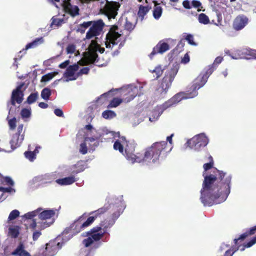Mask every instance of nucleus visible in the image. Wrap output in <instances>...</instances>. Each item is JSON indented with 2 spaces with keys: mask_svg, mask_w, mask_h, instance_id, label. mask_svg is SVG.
<instances>
[{
  "mask_svg": "<svg viewBox=\"0 0 256 256\" xmlns=\"http://www.w3.org/2000/svg\"><path fill=\"white\" fill-rule=\"evenodd\" d=\"M232 176L214 168L212 174L204 176L200 199L204 206H212L226 200L230 192Z\"/></svg>",
  "mask_w": 256,
  "mask_h": 256,
  "instance_id": "f257e3e1",
  "label": "nucleus"
},
{
  "mask_svg": "<svg viewBox=\"0 0 256 256\" xmlns=\"http://www.w3.org/2000/svg\"><path fill=\"white\" fill-rule=\"evenodd\" d=\"M126 144V157L132 163L134 162H156L160 158V156L164 154L167 143L166 142H158L152 144L150 146L146 148L144 153L134 154L136 144L133 142L127 141L124 136L120 138Z\"/></svg>",
  "mask_w": 256,
  "mask_h": 256,
  "instance_id": "f03ea898",
  "label": "nucleus"
},
{
  "mask_svg": "<svg viewBox=\"0 0 256 256\" xmlns=\"http://www.w3.org/2000/svg\"><path fill=\"white\" fill-rule=\"evenodd\" d=\"M178 68L179 66L178 64L173 65L170 69L166 70L164 76L158 84L155 90L154 94L157 99H162L165 98L178 72Z\"/></svg>",
  "mask_w": 256,
  "mask_h": 256,
  "instance_id": "7ed1b4c3",
  "label": "nucleus"
},
{
  "mask_svg": "<svg viewBox=\"0 0 256 256\" xmlns=\"http://www.w3.org/2000/svg\"><path fill=\"white\" fill-rule=\"evenodd\" d=\"M104 26V23L101 19L97 20L84 22L78 25V32L84 33L86 30L90 27L86 36V38L90 40L100 34Z\"/></svg>",
  "mask_w": 256,
  "mask_h": 256,
  "instance_id": "20e7f679",
  "label": "nucleus"
},
{
  "mask_svg": "<svg viewBox=\"0 0 256 256\" xmlns=\"http://www.w3.org/2000/svg\"><path fill=\"white\" fill-rule=\"evenodd\" d=\"M102 230L100 224L93 227L89 231L86 232V236L87 238L83 240L82 244L86 248H88L94 244V248H99L101 244L99 242L104 236V232H100Z\"/></svg>",
  "mask_w": 256,
  "mask_h": 256,
  "instance_id": "39448f33",
  "label": "nucleus"
},
{
  "mask_svg": "<svg viewBox=\"0 0 256 256\" xmlns=\"http://www.w3.org/2000/svg\"><path fill=\"white\" fill-rule=\"evenodd\" d=\"M216 69L214 64L210 65L204 74H200L194 80L192 86V92L188 94L186 98H192L197 96V90L204 86L209 76Z\"/></svg>",
  "mask_w": 256,
  "mask_h": 256,
  "instance_id": "423d86ee",
  "label": "nucleus"
},
{
  "mask_svg": "<svg viewBox=\"0 0 256 256\" xmlns=\"http://www.w3.org/2000/svg\"><path fill=\"white\" fill-rule=\"evenodd\" d=\"M208 137L204 134H201L188 140L186 142V144L190 148L199 151L205 147L208 144Z\"/></svg>",
  "mask_w": 256,
  "mask_h": 256,
  "instance_id": "0eeeda50",
  "label": "nucleus"
},
{
  "mask_svg": "<svg viewBox=\"0 0 256 256\" xmlns=\"http://www.w3.org/2000/svg\"><path fill=\"white\" fill-rule=\"evenodd\" d=\"M118 29V26L116 25L112 26L110 28L106 35L105 44L106 48L112 49L114 46L118 44L120 42L118 38L121 36V34L117 32Z\"/></svg>",
  "mask_w": 256,
  "mask_h": 256,
  "instance_id": "6e6552de",
  "label": "nucleus"
},
{
  "mask_svg": "<svg viewBox=\"0 0 256 256\" xmlns=\"http://www.w3.org/2000/svg\"><path fill=\"white\" fill-rule=\"evenodd\" d=\"M120 6V4L118 2H108L100 11L102 14L106 16L109 20L112 18L114 19L118 14V10Z\"/></svg>",
  "mask_w": 256,
  "mask_h": 256,
  "instance_id": "1a4fd4ad",
  "label": "nucleus"
},
{
  "mask_svg": "<svg viewBox=\"0 0 256 256\" xmlns=\"http://www.w3.org/2000/svg\"><path fill=\"white\" fill-rule=\"evenodd\" d=\"M85 216V214H82L80 216L78 220H75L74 222L70 225L69 228H66L64 231V233L68 234V232H71L73 234H78L81 232L84 228V227L82 226L83 224L82 220L84 218Z\"/></svg>",
  "mask_w": 256,
  "mask_h": 256,
  "instance_id": "9d476101",
  "label": "nucleus"
},
{
  "mask_svg": "<svg viewBox=\"0 0 256 256\" xmlns=\"http://www.w3.org/2000/svg\"><path fill=\"white\" fill-rule=\"evenodd\" d=\"M24 86V83H22L16 88L13 90L11 96L10 100L9 102L12 105L15 106L16 102L20 104L23 100L24 94L21 89Z\"/></svg>",
  "mask_w": 256,
  "mask_h": 256,
  "instance_id": "9b49d317",
  "label": "nucleus"
},
{
  "mask_svg": "<svg viewBox=\"0 0 256 256\" xmlns=\"http://www.w3.org/2000/svg\"><path fill=\"white\" fill-rule=\"evenodd\" d=\"M56 210H54L52 209L44 210L40 212H39L38 215V218L42 220L51 219L55 216ZM54 218H52V220L50 222H44V223L43 228L49 226L51 224L54 223Z\"/></svg>",
  "mask_w": 256,
  "mask_h": 256,
  "instance_id": "f8f14e48",
  "label": "nucleus"
},
{
  "mask_svg": "<svg viewBox=\"0 0 256 256\" xmlns=\"http://www.w3.org/2000/svg\"><path fill=\"white\" fill-rule=\"evenodd\" d=\"M98 47L99 44L97 43L96 41L94 40H92L90 45V52L88 57L90 62L91 64L98 61V55L96 52Z\"/></svg>",
  "mask_w": 256,
  "mask_h": 256,
  "instance_id": "ddd939ff",
  "label": "nucleus"
},
{
  "mask_svg": "<svg viewBox=\"0 0 256 256\" xmlns=\"http://www.w3.org/2000/svg\"><path fill=\"white\" fill-rule=\"evenodd\" d=\"M70 1V0H64L63 2L62 6L64 12L72 17L79 15L78 7L76 6H72Z\"/></svg>",
  "mask_w": 256,
  "mask_h": 256,
  "instance_id": "4468645a",
  "label": "nucleus"
},
{
  "mask_svg": "<svg viewBox=\"0 0 256 256\" xmlns=\"http://www.w3.org/2000/svg\"><path fill=\"white\" fill-rule=\"evenodd\" d=\"M138 89L136 87L128 88L124 90L122 93L123 101L128 102L132 100L138 94Z\"/></svg>",
  "mask_w": 256,
  "mask_h": 256,
  "instance_id": "2eb2a0df",
  "label": "nucleus"
},
{
  "mask_svg": "<svg viewBox=\"0 0 256 256\" xmlns=\"http://www.w3.org/2000/svg\"><path fill=\"white\" fill-rule=\"evenodd\" d=\"M170 49L169 45L164 42L160 41L153 48L152 52L150 54V57L152 58L154 56L158 54H163Z\"/></svg>",
  "mask_w": 256,
  "mask_h": 256,
  "instance_id": "dca6fc26",
  "label": "nucleus"
},
{
  "mask_svg": "<svg viewBox=\"0 0 256 256\" xmlns=\"http://www.w3.org/2000/svg\"><path fill=\"white\" fill-rule=\"evenodd\" d=\"M24 132H23V134L20 136L15 134H13L12 138L10 142V144L11 150H3L6 152H10L16 148L19 147L24 140Z\"/></svg>",
  "mask_w": 256,
  "mask_h": 256,
  "instance_id": "f3484780",
  "label": "nucleus"
},
{
  "mask_svg": "<svg viewBox=\"0 0 256 256\" xmlns=\"http://www.w3.org/2000/svg\"><path fill=\"white\" fill-rule=\"evenodd\" d=\"M248 20L246 16H239L235 18L233 28L236 30H241L248 24Z\"/></svg>",
  "mask_w": 256,
  "mask_h": 256,
  "instance_id": "a211bd4d",
  "label": "nucleus"
},
{
  "mask_svg": "<svg viewBox=\"0 0 256 256\" xmlns=\"http://www.w3.org/2000/svg\"><path fill=\"white\" fill-rule=\"evenodd\" d=\"M79 66L78 64H75L72 65L68 66L66 69V72L64 74V76L67 78L66 81L74 80H71L76 76V72L78 70Z\"/></svg>",
  "mask_w": 256,
  "mask_h": 256,
  "instance_id": "6ab92c4d",
  "label": "nucleus"
},
{
  "mask_svg": "<svg viewBox=\"0 0 256 256\" xmlns=\"http://www.w3.org/2000/svg\"><path fill=\"white\" fill-rule=\"evenodd\" d=\"M254 228V226L250 228L248 230H246V232L240 234L238 238H235L234 240V243L236 245H240L242 246V242L248 237L254 235L256 234V230L253 231V232H251L252 230Z\"/></svg>",
  "mask_w": 256,
  "mask_h": 256,
  "instance_id": "aec40b11",
  "label": "nucleus"
},
{
  "mask_svg": "<svg viewBox=\"0 0 256 256\" xmlns=\"http://www.w3.org/2000/svg\"><path fill=\"white\" fill-rule=\"evenodd\" d=\"M110 210L112 212L111 220H114V222L123 212L122 206L111 204Z\"/></svg>",
  "mask_w": 256,
  "mask_h": 256,
  "instance_id": "412c9836",
  "label": "nucleus"
},
{
  "mask_svg": "<svg viewBox=\"0 0 256 256\" xmlns=\"http://www.w3.org/2000/svg\"><path fill=\"white\" fill-rule=\"evenodd\" d=\"M110 209V204H106L102 207L96 210L91 212L90 215H94L97 218L100 217L102 214L108 212Z\"/></svg>",
  "mask_w": 256,
  "mask_h": 256,
  "instance_id": "4be33fe9",
  "label": "nucleus"
},
{
  "mask_svg": "<svg viewBox=\"0 0 256 256\" xmlns=\"http://www.w3.org/2000/svg\"><path fill=\"white\" fill-rule=\"evenodd\" d=\"M12 254L18 256H31L30 254L24 250V246L21 242L16 249L12 252Z\"/></svg>",
  "mask_w": 256,
  "mask_h": 256,
  "instance_id": "5701e85b",
  "label": "nucleus"
},
{
  "mask_svg": "<svg viewBox=\"0 0 256 256\" xmlns=\"http://www.w3.org/2000/svg\"><path fill=\"white\" fill-rule=\"evenodd\" d=\"M76 182L74 176H70L62 178L57 179L56 182L61 186L70 185Z\"/></svg>",
  "mask_w": 256,
  "mask_h": 256,
  "instance_id": "b1692460",
  "label": "nucleus"
},
{
  "mask_svg": "<svg viewBox=\"0 0 256 256\" xmlns=\"http://www.w3.org/2000/svg\"><path fill=\"white\" fill-rule=\"evenodd\" d=\"M152 2L154 4L153 10V16L154 18L158 20L162 16V8L159 6V4H158L157 1L153 0Z\"/></svg>",
  "mask_w": 256,
  "mask_h": 256,
  "instance_id": "393cba45",
  "label": "nucleus"
},
{
  "mask_svg": "<svg viewBox=\"0 0 256 256\" xmlns=\"http://www.w3.org/2000/svg\"><path fill=\"white\" fill-rule=\"evenodd\" d=\"M151 8V6H144L142 5H140L138 14L142 20L144 18V16L150 11Z\"/></svg>",
  "mask_w": 256,
  "mask_h": 256,
  "instance_id": "a878e982",
  "label": "nucleus"
},
{
  "mask_svg": "<svg viewBox=\"0 0 256 256\" xmlns=\"http://www.w3.org/2000/svg\"><path fill=\"white\" fill-rule=\"evenodd\" d=\"M83 214L86 215L84 218L82 220V222L83 224L82 226L84 227V228H86L90 226L96 219L94 215L88 218V214L86 213H84Z\"/></svg>",
  "mask_w": 256,
  "mask_h": 256,
  "instance_id": "bb28decb",
  "label": "nucleus"
},
{
  "mask_svg": "<svg viewBox=\"0 0 256 256\" xmlns=\"http://www.w3.org/2000/svg\"><path fill=\"white\" fill-rule=\"evenodd\" d=\"M20 228L18 226H14L8 228V234L12 238H16L20 234Z\"/></svg>",
  "mask_w": 256,
  "mask_h": 256,
  "instance_id": "cd10ccee",
  "label": "nucleus"
},
{
  "mask_svg": "<svg viewBox=\"0 0 256 256\" xmlns=\"http://www.w3.org/2000/svg\"><path fill=\"white\" fill-rule=\"evenodd\" d=\"M44 38L42 37L36 38L32 42L28 44L25 48V50H27L29 48H34L38 46L39 44L43 43Z\"/></svg>",
  "mask_w": 256,
  "mask_h": 256,
  "instance_id": "c85d7f7f",
  "label": "nucleus"
},
{
  "mask_svg": "<svg viewBox=\"0 0 256 256\" xmlns=\"http://www.w3.org/2000/svg\"><path fill=\"white\" fill-rule=\"evenodd\" d=\"M114 224V220H104L100 222L103 232H106L107 229L111 228Z\"/></svg>",
  "mask_w": 256,
  "mask_h": 256,
  "instance_id": "c756f323",
  "label": "nucleus"
},
{
  "mask_svg": "<svg viewBox=\"0 0 256 256\" xmlns=\"http://www.w3.org/2000/svg\"><path fill=\"white\" fill-rule=\"evenodd\" d=\"M51 94V90L48 88H45L42 90L41 92V97L44 100H49Z\"/></svg>",
  "mask_w": 256,
  "mask_h": 256,
  "instance_id": "7c9ffc66",
  "label": "nucleus"
},
{
  "mask_svg": "<svg viewBox=\"0 0 256 256\" xmlns=\"http://www.w3.org/2000/svg\"><path fill=\"white\" fill-rule=\"evenodd\" d=\"M42 210L41 208H38L37 210L32 212H28L24 215V217L26 219H32L34 217L37 216L39 212Z\"/></svg>",
  "mask_w": 256,
  "mask_h": 256,
  "instance_id": "2f4dec72",
  "label": "nucleus"
},
{
  "mask_svg": "<svg viewBox=\"0 0 256 256\" xmlns=\"http://www.w3.org/2000/svg\"><path fill=\"white\" fill-rule=\"evenodd\" d=\"M198 20L199 22L204 24H207L210 23L208 17L204 13H202L198 15Z\"/></svg>",
  "mask_w": 256,
  "mask_h": 256,
  "instance_id": "473e14b6",
  "label": "nucleus"
},
{
  "mask_svg": "<svg viewBox=\"0 0 256 256\" xmlns=\"http://www.w3.org/2000/svg\"><path fill=\"white\" fill-rule=\"evenodd\" d=\"M123 101V98H114L108 106V108H116L119 106Z\"/></svg>",
  "mask_w": 256,
  "mask_h": 256,
  "instance_id": "72a5a7b5",
  "label": "nucleus"
},
{
  "mask_svg": "<svg viewBox=\"0 0 256 256\" xmlns=\"http://www.w3.org/2000/svg\"><path fill=\"white\" fill-rule=\"evenodd\" d=\"M102 116L105 119H110L115 117L116 114L114 111L106 110L102 113Z\"/></svg>",
  "mask_w": 256,
  "mask_h": 256,
  "instance_id": "f704fd0d",
  "label": "nucleus"
},
{
  "mask_svg": "<svg viewBox=\"0 0 256 256\" xmlns=\"http://www.w3.org/2000/svg\"><path fill=\"white\" fill-rule=\"evenodd\" d=\"M51 26H61L62 24L64 23V20L63 18H58L53 16L52 19Z\"/></svg>",
  "mask_w": 256,
  "mask_h": 256,
  "instance_id": "c9c22d12",
  "label": "nucleus"
},
{
  "mask_svg": "<svg viewBox=\"0 0 256 256\" xmlns=\"http://www.w3.org/2000/svg\"><path fill=\"white\" fill-rule=\"evenodd\" d=\"M36 150L34 152L26 151L24 153L25 157L30 161H33L36 158Z\"/></svg>",
  "mask_w": 256,
  "mask_h": 256,
  "instance_id": "e433bc0d",
  "label": "nucleus"
},
{
  "mask_svg": "<svg viewBox=\"0 0 256 256\" xmlns=\"http://www.w3.org/2000/svg\"><path fill=\"white\" fill-rule=\"evenodd\" d=\"M57 72H50L43 76L41 79V82H47L51 80Z\"/></svg>",
  "mask_w": 256,
  "mask_h": 256,
  "instance_id": "4c0bfd02",
  "label": "nucleus"
},
{
  "mask_svg": "<svg viewBox=\"0 0 256 256\" xmlns=\"http://www.w3.org/2000/svg\"><path fill=\"white\" fill-rule=\"evenodd\" d=\"M38 98V92L32 93L27 98L26 102L28 104L34 102Z\"/></svg>",
  "mask_w": 256,
  "mask_h": 256,
  "instance_id": "58836bf2",
  "label": "nucleus"
},
{
  "mask_svg": "<svg viewBox=\"0 0 256 256\" xmlns=\"http://www.w3.org/2000/svg\"><path fill=\"white\" fill-rule=\"evenodd\" d=\"M151 72L155 73L156 74V78H160L162 74L164 69L162 68L161 66H158L152 70H150Z\"/></svg>",
  "mask_w": 256,
  "mask_h": 256,
  "instance_id": "ea45409f",
  "label": "nucleus"
},
{
  "mask_svg": "<svg viewBox=\"0 0 256 256\" xmlns=\"http://www.w3.org/2000/svg\"><path fill=\"white\" fill-rule=\"evenodd\" d=\"M90 72V68L88 67L82 68L76 74L75 78H73L72 80H76L78 77L82 74H87Z\"/></svg>",
  "mask_w": 256,
  "mask_h": 256,
  "instance_id": "a19ab883",
  "label": "nucleus"
},
{
  "mask_svg": "<svg viewBox=\"0 0 256 256\" xmlns=\"http://www.w3.org/2000/svg\"><path fill=\"white\" fill-rule=\"evenodd\" d=\"M248 242L246 243H245L242 246V248H241V246L240 245H236L235 244L233 246H231V248L229 249L230 250V251L232 252H234V254L236 252L237 250H240L241 251H243L245 250L246 248H248L247 247H245V245L247 244Z\"/></svg>",
  "mask_w": 256,
  "mask_h": 256,
  "instance_id": "79ce46f5",
  "label": "nucleus"
},
{
  "mask_svg": "<svg viewBox=\"0 0 256 256\" xmlns=\"http://www.w3.org/2000/svg\"><path fill=\"white\" fill-rule=\"evenodd\" d=\"M20 115L22 118H28L31 116V110L30 109L24 108L20 112Z\"/></svg>",
  "mask_w": 256,
  "mask_h": 256,
  "instance_id": "37998d69",
  "label": "nucleus"
},
{
  "mask_svg": "<svg viewBox=\"0 0 256 256\" xmlns=\"http://www.w3.org/2000/svg\"><path fill=\"white\" fill-rule=\"evenodd\" d=\"M114 148L115 150H118L121 153H123L124 152V146L118 140H116L114 143Z\"/></svg>",
  "mask_w": 256,
  "mask_h": 256,
  "instance_id": "c03bdc74",
  "label": "nucleus"
},
{
  "mask_svg": "<svg viewBox=\"0 0 256 256\" xmlns=\"http://www.w3.org/2000/svg\"><path fill=\"white\" fill-rule=\"evenodd\" d=\"M20 215V212L18 210H12L8 216V219L9 220H12L16 219Z\"/></svg>",
  "mask_w": 256,
  "mask_h": 256,
  "instance_id": "a18cd8bd",
  "label": "nucleus"
},
{
  "mask_svg": "<svg viewBox=\"0 0 256 256\" xmlns=\"http://www.w3.org/2000/svg\"><path fill=\"white\" fill-rule=\"evenodd\" d=\"M256 230V225L254 226V228L252 230L251 232H253ZM256 244V236L253 237L250 241L248 242V243L245 245V247L250 248L254 244Z\"/></svg>",
  "mask_w": 256,
  "mask_h": 256,
  "instance_id": "49530a36",
  "label": "nucleus"
},
{
  "mask_svg": "<svg viewBox=\"0 0 256 256\" xmlns=\"http://www.w3.org/2000/svg\"><path fill=\"white\" fill-rule=\"evenodd\" d=\"M184 98L182 96V94L181 93H178L175 94L174 96L172 98V101L174 102V104H176L180 101H181Z\"/></svg>",
  "mask_w": 256,
  "mask_h": 256,
  "instance_id": "de8ad7c7",
  "label": "nucleus"
},
{
  "mask_svg": "<svg viewBox=\"0 0 256 256\" xmlns=\"http://www.w3.org/2000/svg\"><path fill=\"white\" fill-rule=\"evenodd\" d=\"M192 6L194 8H198V11L200 12L201 10V9L200 8H202V4L198 0H192Z\"/></svg>",
  "mask_w": 256,
  "mask_h": 256,
  "instance_id": "09e8293b",
  "label": "nucleus"
},
{
  "mask_svg": "<svg viewBox=\"0 0 256 256\" xmlns=\"http://www.w3.org/2000/svg\"><path fill=\"white\" fill-rule=\"evenodd\" d=\"M16 118H12L8 120V124L10 129V130H14L16 128Z\"/></svg>",
  "mask_w": 256,
  "mask_h": 256,
  "instance_id": "8fccbe9b",
  "label": "nucleus"
},
{
  "mask_svg": "<svg viewBox=\"0 0 256 256\" xmlns=\"http://www.w3.org/2000/svg\"><path fill=\"white\" fill-rule=\"evenodd\" d=\"M174 104H174V102L172 101V98H170V100H168L162 104V108L165 110Z\"/></svg>",
  "mask_w": 256,
  "mask_h": 256,
  "instance_id": "3c124183",
  "label": "nucleus"
},
{
  "mask_svg": "<svg viewBox=\"0 0 256 256\" xmlns=\"http://www.w3.org/2000/svg\"><path fill=\"white\" fill-rule=\"evenodd\" d=\"M185 39L188 42V44L192 46H196V44L194 40L193 36L190 34H188Z\"/></svg>",
  "mask_w": 256,
  "mask_h": 256,
  "instance_id": "603ef678",
  "label": "nucleus"
},
{
  "mask_svg": "<svg viewBox=\"0 0 256 256\" xmlns=\"http://www.w3.org/2000/svg\"><path fill=\"white\" fill-rule=\"evenodd\" d=\"M80 152L82 154H85L87 153L88 148L85 142L82 143L80 144Z\"/></svg>",
  "mask_w": 256,
  "mask_h": 256,
  "instance_id": "864d4df0",
  "label": "nucleus"
},
{
  "mask_svg": "<svg viewBox=\"0 0 256 256\" xmlns=\"http://www.w3.org/2000/svg\"><path fill=\"white\" fill-rule=\"evenodd\" d=\"M3 179L2 183L5 182L6 184L10 186H13L14 185V182L10 177L6 176L3 178Z\"/></svg>",
  "mask_w": 256,
  "mask_h": 256,
  "instance_id": "5fc2aeb1",
  "label": "nucleus"
},
{
  "mask_svg": "<svg viewBox=\"0 0 256 256\" xmlns=\"http://www.w3.org/2000/svg\"><path fill=\"white\" fill-rule=\"evenodd\" d=\"M67 54H73L76 50V46L74 44H69L66 49Z\"/></svg>",
  "mask_w": 256,
  "mask_h": 256,
  "instance_id": "6e6d98bb",
  "label": "nucleus"
},
{
  "mask_svg": "<svg viewBox=\"0 0 256 256\" xmlns=\"http://www.w3.org/2000/svg\"><path fill=\"white\" fill-rule=\"evenodd\" d=\"M214 164V162H208V163L204 164L203 166L204 172H206L210 169L212 168Z\"/></svg>",
  "mask_w": 256,
  "mask_h": 256,
  "instance_id": "4d7b16f0",
  "label": "nucleus"
},
{
  "mask_svg": "<svg viewBox=\"0 0 256 256\" xmlns=\"http://www.w3.org/2000/svg\"><path fill=\"white\" fill-rule=\"evenodd\" d=\"M0 192H15V190L11 187L4 188L2 186H0Z\"/></svg>",
  "mask_w": 256,
  "mask_h": 256,
  "instance_id": "13d9d810",
  "label": "nucleus"
},
{
  "mask_svg": "<svg viewBox=\"0 0 256 256\" xmlns=\"http://www.w3.org/2000/svg\"><path fill=\"white\" fill-rule=\"evenodd\" d=\"M23 128H24V124H18V128H17V132L15 134H17L18 136H22V134H23V132L24 133V132H23Z\"/></svg>",
  "mask_w": 256,
  "mask_h": 256,
  "instance_id": "bf43d9fd",
  "label": "nucleus"
},
{
  "mask_svg": "<svg viewBox=\"0 0 256 256\" xmlns=\"http://www.w3.org/2000/svg\"><path fill=\"white\" fill-rule=\"evenodd\" d=\"M183 6L186 9H190L192 6L190 4V2L188 0H184L182 2Z\"/></svg>",
  "mask_w": 256,
  "mask_h": 256,
  "instance_id": "052dcab7",
  "label": "nucleus"
},
{
  "mask_svg": "<svg viewBox=\"0 0 256 256\" xmlns=\"http://www.w3.org/2000/svg\"><path fill=\"white\" fill-rule=\"evenodd\" d=\"M223 60V58L222 56H218L216 58L214 63L212 64H214L216 67V66L222 62Z\"/></svg>",
  "mask_w": 256,
  "mask_h": 256,
  "instance_id": "680f3d73",
  "label": "nucleus"
},
{
  "mask_svg": "<svg viewBox=\"0 0 256 256\" xmlns=\"http://www.w3.org/2000/svg\"><path fill=\"white\" fill-rule=\"evenodd\" d=\"M54 114L60 117L64 116V112L60 108H56L54 110Z\"/></svg>",
  "mask_w": 256,
  "mask_h": 256,
  "instance_id": "e2e57ef3",
  "label": "nucleus"
},
{
  "mask_svg": "<svg viewBox=\"0 0 256 256\" xmlns=\"http://www.w3.org/2000/svg\"><path fill=\"white\" fill-rule=\"evenodd\" d=\"M124 27L126 29L130 30L133 29L134 26L131 22L126 20L124 25Z\"/></svg>",
  "mask_w": 256,
  "mask_h": 256,
  "instance_id": "0e129e2a",
  "label": "nucleus"
},
{
  "mask_svg": "<svg viewBox=\"0 0 256 256\" xmlns=\"http://www.w3.org/2000/svg\"><path fill=\"white\" fill-rule=\"evenodd\" d=\"M190 62V56L188 53L186 54L184 58L182 60V62L183 64H187Z\"/></svg>",
  "mask_w": 256,
  "mask_h": 256,
  "instance_id": "69168bd1",
  "label": "nucleus"
},
{
  "mask_svg": "<svg viewBox=\"0 0 256 256\" xmlns=\"http://www.w3.org/2000/svg\"><path fill=\"white\" fill-rule=\"evenodd\" d=\"M41 234H42L40 231L34 232L32 234V238L34 240H36L38 239V238L40 236Z\"/></svg>",
  "mask_w": 256,
  "mask_h": 256,
  "instance_id": "338daca9",
  "label": "nucleus"
},
{
  "mask_svg": "<svg viewBox=\"0 0 256 256\" xmlns=\"http://www.w3.org/2000/svg\"><path fill=\"white\" fill-rule=\"evenodd\" d=\"M70 62L69 60H66L64 61V62L61 63L59 65V67L61 68H64L69 64Z\"/></svg>",
  "mask_w": 256,
  "mask_h": 256,
  "instance_id": "774afa93",
  "label": "nucleus"
}]
</instances>
